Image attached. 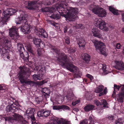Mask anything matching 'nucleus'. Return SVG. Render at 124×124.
Segmentation results:
<instances>
[{"instance_id":"f257e3e1","label":"nucleus","mask_w":124,"mask_h":124,"mask_svg":"<svg viewBox=\"0 0 124 124\" xmlns=\"http://www.w3.org/2000/svg\"><path fill=\"white\" fill-rule=\"evenodd\" d=\"M50 47L54 52L58 55L57 60L61 65L66 67L67 69L70 72L75 73L74 75L75 77L76 78L81 77L82 75L81 72L79 71L77 67L70 62L68 60V56L66 54L63 53H60V50L55 46L50 45Z\"/></svg>"},{"instance_id":"f03ea898","label":"nucleus","mask_w":124,"mask_h":124,"mask_svg":"<svg viewBox=\"0 0 124 124\" xmlns=\"http://www.w3.org/2000/svg\"><path fill=\"white\" fill-rule=\"evenodd\" d=\"M16 22L17 24H22V25L18 28L15 26H13L9 30V35L12 39H14L15 41L17 40V39L19 37V34L17 32L18 29H20L21 31L24 34H27L30 32L31 28V26L28 24L27 20L24 15H21L20 16L16 19Z\"/></svg>"},{"instance_id":"7ed1b4c3","label":"nucleus","mask_w":124,"mask_h":124,"mask_svg":"<svg viewBox=\"0 0 124 124\" xmlns=\"http://www.w3.org/2000/svg\"><path fill=\"white\" fill-rule=\"evenodd\" d=\"M57 9L56 11H57L60 14H58L64 17L67 22L75 21L78 18L77 15L78 13V8H77L68 7L66 4L63 2L59 4ZM56 11L55 10V12Z\"/></svg>"},{"instance_id":"20e7f679","label":"nucleus","mask_w":124,"mask_h":124,"mask_svg":"<svg viewBox=\"0 0 124 124\" xmlns=\"http://www.w3.org/2000/svg\"><path fill=\"white\" fill-rule=\"evenodd\" d=\"M13 114L12 116L8 117L4 116L3 118L6 121H8L12 124H16L19 123L22 119V116L16 113H14Z\"/></svg>"},{"instance_id":"39448f33","label":"nucleus","mask_w":124,"mask_h":124,"mask_svg":"<svg viewBox=\"0 0 124 124\" xmlns=\"http://www.w3.org/2000/svg\"><path fill=\"white\" fill-rule=\"evenodd\" d=\"M41 10L43 12H48L51 14L50 17L53 19L57 20L60 19L61 18V15L56 13L55 12V9L54 8H50L46 7L42 8L41 9Z\"/></svg>"},{"instance_id":"423d86ee","label":"nucleus","mask_w":124,"mask_h":124,"mask_svg":"<svg viewBox=\"0 0 124 124\" xmlns=\"http://www.w3.org/2000/svg\"><path fill=\"white\" fill-rule=\"evenodd\" d=\"M26 71H25L23 68L20 70L19 73V75L18 76V78L21 83L22 84L25 83L29 85H31V84H34L35 83L33 81L25 80V75H26Z\"/></svg>"},{"instance_id":"0eeeda50","label":"nucleus","mask_w":124,"mask_h":124,"mask_svg":"<svg viewBox=\"0 0 124 124\" xmlns=\"http://www.w3.org/2000/svg\"><path fill=\"white\" fill-rule=\"evenodd\" d=\"M93 42L94 45L98 51H99L101 53L104 54L105 53L106 49L105 46L102 42L96 40H93Z\"/></svg>"},{"instance_id":"6e6552de","label":"nucleus","mask_w":124,"mask_h":124,"mask_svg":"<svg viewBox=\"0 0 124 124\" xmlns=\"http://www.w3.org/2000/svg\"><path fill=\"white\" fill-rule=\"evenodd\" d=\"M92 11L94 14L97 15L101 17H105L107 15L105 10L102 8L99 7L98 6L93 8Z\"/></svg>"},{"instance_id":"1a4fd4ad","label":"nucleus","mask_w":124,"mask_h":124,"mask_svg":"<svg viewBox=\"0 0 124 124\" xmlns=\"http://www.w3.org/2000/svg\"><path fill=\"white\" fill-rule=\"evenodd\" d=\"M46 124H71L69 121L66 120L61 119L57 122L56 119L52 117L49 122Z\"/></svg>"},{"instance_id":"9d476101","label":"nucleus","mask_w":124,"mask_h":124,"mask_svg":"<svg viewBox=\"0 0 124 124\" xmlns=\"http://www.w3.org/2000/svg\"><path fill=\"white\" fill-rule=\"evenodd\" d=\"M4 43L3 46H2L1 47L0 46L1 49L0 52H2V53L3 55L7 53L8 47L9 48L11 46V42L10 40H7L5 41Z\"/></svg>"},{"instance_id":"9b49d317","label":"nucleus","mask_w":124,"mask_h":124,"mask_svg":"<svg viewBox=\"0 0 124 124\" xmlns=\"http://www.w3.org/2000/svg\"><path fill=\"white\" fill-rule=\"evenodd\" d=\"M35 110L33 108H29L26 111V113L24 115L25 119L31 118L33 121H34L35 118L34 116Z\"/></svg>"},{"instance_id":"f8f14e48","label":"nucleus","mask_w":124,"mask_h":124,"mask_svg":"<svg viewBox=\"0 0 124 124\" xmlns=\"http://www.w3.org/2000/svg\"><path fill=\"white\" fill-rule=\"evenodd\" d=\"M91 31L93 36L99 39H101L102 38L100 31L97 27H93Z\"/></svg>"},{"instance_id":"ddd939ff","label":"nucleus","mask_w":124,"mask_h":124,"mask_svg":"<svg viewBox=\"0 0 124 124\" xmlns=\"http://www.w3.org/2000/svg\"><path fill=\"white\" fill-rule=\"evenodd\" d=\"M81 59L83 60V62L86 64H88L90 61L91 56L87 53H84L82 55Z\"/></svg>"},{"instance_id":"4468645a","label":"nucleus","mask_w":124,"mask_h":124,"mask_svg":"<svg viewBox=\"0 0 124 124\" xmlns=\"http://www.w3.org/2000/svg\"><path fill=\"white\" fill-rule=\"evenodd\" d=\"M37 34L39 37L43 38H46L47 37V34L46 31L42 29H39L37 30Z\"/></svg>"},{"instance_id":"2eb2a0df","label":"nucleus","mask_w":124,"mask_h":124,"mask_svg":"<svg viewBox=\"0 0 124 124\" xmlns=\"http://www.w3.org/2000/svg\"><path fill=\"white\" fill-rule=\"evenodd\" d=\"M75 97L73 92L71 91L70 92H68L67 94L63 97V100H68V101H71Z\"/></svg>"},{"instance_id":"dca6fc26","label":"nucleus","mask_w":124,"mask_h":124,"mask_svg":"<svg viewBox=\"0 0 124 124\" xmlns=\"http://www.w3.org/2000/svg\"><path fill=\"white\" fill-rule=\"evenodd\" d=\"M37 1H32L28 3L27 8L28 9L31 10H33L36 9L35 5L37 4Z\"/></svg>"},{"instance_id":"f3484780","label":"nucleus","mask_w":124,"mask_h":124,"mask_svg":"<svg viewBox=\"0 0 124 124\" xmlns=\"http://www.w3.org/2000/svg\"><path fill=\"white\" fill-rule=\"evenodd\" d=\"M77 43L80 49H85L86 42L84 39L83 38L80 39L79 40L77 41Z\"/></svg>"},{"instance_id":"a211bd4d","label":"nucleus","mask_w":124,"mask_h":124,"mask_svg":"<svg viewBox=\"0 0 124 124\" xmlns=\"http://www.w3.org/2000/svg\"><path fill=\"white\" fill-rule=\"evenodd\" d=\"M53 108L54 109L59 110L61 109H62L63 110L69 109V107L68 106L64 105H62L61 106H55L53 107Z\"/></svg>"},{"instance_id":"6ab92c4d","label":"nucleus","mask_w":124,"mask_h":124,"mask_svg":"<svg viewBox=\"0 0 124 124\" xmlns=\"http://www.w3.org/2000/svg\"><path fill=\"white\" fill-rule=\"evenodd\" d=\"M106 25V23L104 21H101V23L99 25L98 27L100 29L102 30L103 31H108V29Z\"/></svg>"},{"instance_id":"aec40b11","label":"nucleus","mask_w":124,"mask_h":124,"mask_svg":"<svg viewBox=\"0 0 124 124\" xmlns=\"http://www.w3.org/2000/svg\"><path fill=\"white\" fill-rule=\"evenodd\" d=\"M117 85L116 84H114V91L113 93L112 94V97L113 98H114L115 96L116 95V92L117 91H119L120 88L121 87L123 86L122 85Z\"/></svg>"},{"instance_id":"412c9836","label":"nucleus","mask_w":124,"mask_h":124,"mask_svg":"<svg viewBox=\"0 0 124 124\" xmlns=\"http://www.w3.org/2000/svg\"><path fill=\"white\" fill-rule=\"evenodd\" d=\"M101 103L99 101H95L94 103L96 104L97 106H101V107H104L108 108V104L106 101H101Z\"/></svg>"},{"instance_id":"4be33fe9","label":"nucleus","mask_w":124,"mask_h":124,"mask_svg":"<svg viewBox=\"0 0 124 124\" xmlns=\"http://www.w3.org/2000/svg\"><path fill=\"white\" fill-rule=\"evenodd\" d=\"M94 108V106L90 104H87L84 108V110L86 112H88L93 110Z\"/></svg>"},{"instance_id":"5701e85b","label":"nucleus","mask_w":124,"mask_h":124,"mask_svg":"<svg viewBox=\"0 0 124 124\" xmlns=\"http://www.w3.org/2000/svg\"><path fill=\"white\" fill-rule=\"evenodd\" d=\"M33 42L34 44L36 45L37 47H40V44L41 42V40L40 39H38L37 38L33 39Z\"/></svg>"},{"instance_id":"b1692460","label":"nucleus","mask_w":124,"mask_h":124,"mask_svg":"<svg viewBox=\"0 0 124 124\" xmlns=\"http://www.w3.org/2000/svg\"><path fill=\"white\" fill-rule=\"evenodd\" d=\"M104 86L102 85L98 86L95 90V92L97 93H100L103 90Z\"/></svg>"},{"instance_id":"393cba45","label":"nucleus","mask_w":124,"mask_h":124,"mask_svg":"<svg viewBox=\"0 0 124 124\" xmlns=\"http://www.w3.org/2000/svg\"><path fill=\"white\" fill-rule=\"evenodd\" d=\"M49 90L47 89V88H45L42 89V92L44 93V97L45 98L46 101H47L48 100H47V98H49V92L48 93L47 92H48Z\"/></svg>"},{"instance_id":"a878e982","label":"nucleus","mask_w":124,"mask_h":124,"mask_svg":"<svg viewBox=\"0 0 124 124\" xmlns=\"http://www.w3.org/2000/svg\"><path fill=\"white\" fill-rule=\"evenodd\" d=\"M109 9L114 15H117L118 14V10L117 9H115L114 8L111 7H109Z\"/></svg>"},{"instance_id":"bb28decb","label":"nucleus","mask_w":124,"mask_h":124,"mask_svg":"<svg viewBox=\"0 0 124 124\" xmlns=\"http://www.w3.org/2000/svg\"><path fill=\"white\" fill-rule=\"evenodd\" d=\"M42 69V68L41 65L38 66H35V68H33V70L35 72H37L38 71H42L41 69Z\"/></svg>"},{"instance_id":"cd10ccee","label":"nucleus","mask_w":124,"mask_h":124,"mask_svg":"<svg viewBox=\"0 0 124 124\" xmlns=\"http://www.w3.org/2000/svg\"><path fill=\"white\" fill-rule=\"evenodd\" d=\"M106 65L105 64H102V69L103 71V74H107L108 73V71L106 70Z\"/></svg>"},{"instance_id":"c85d7f7f","label":"nucleus","mask_w":124,"mask_h":124,"mask_svg":"<svg viewBox=\"0 0 124 124\" xmlns=\"http://www.w3.org/2000/svg\"><path fill=\"white\" fill-rule=\"evenodd\" d=\"M116 67L119 70H124V64L120 63L117 64Z\"/></svg>"},{"instance_id":"c756f323","label":"nucleus","mask_w":124,"mask_h":124,"mask_svg":"<svg viewBox=\"0 0 124 124\" xmlns=\"http://www.w3.org/2000/svg\"><path fill=\"white\" fill-rule=\"evenodd\" d=\"M17 47L18 50L20 52L24 49V48L23 47V45L21 44H18Z\"/></svg>"},{"instance_id":"7c9ffc66","label":"nucleus","mask_w":124,"mask_h":124,"mask_svg":"<svg viewBox=\"0 0 124 124\" xmlns=\"http://www.w3.org/2000/svg\"><path fill=\"white\" fill-rule=\"evenodd\" d=\"M107 92V88L105 87L104 89L103 92L99 93L98 95L99 96H101L104 95L106 94Z\"/></svg>"},{"instance_id":"2f4dec72","label":"nucleus","mask_w":124,"mask_h":124,"mask_svg":"<svg viewBox=\"0 0 124 124\" xmlns=\"http://www.w3.org/2000/svg\"><path fill=\"white\" fill-rule=\"evenodd\" d=\"M43 116L47 117L49 115L50 112L49 111H44V110H43Z\"/></svg>"},{"instance_id":"473e14b6","label":"nucleus","mask_w":124,"mask_h":124,"mask_svg":"<svg viewBox=\"0 0 124 124\" xmlns=\"http://www.w3.org/2000/svg\"><path fill=\"white\" fill-rule=\"evenodd\" d=\"M75 27L76 28L80 29H83L85 28L84 25L81 24H76Z\"/></svg>"},{"instance_id":"72a5a7b5","label":"nucleus","mask_w":124,"mask_h":124,"mask_svg":"<svg viewBox=\"0 0 124 124\" xmlns=\"http://www.w3.org/2000/svg\"><path fill=\"white\" fill-rule=\"evenodd\" d=\"M86 77L90 79V82H93L94 81L93 77L92 75L89 74H87L86 75Z\"/></svg>"},{"instance_id":"f704fd0d","label":"nucleus","mask_w":124,"mask_h":124,"mask_svg":"<svg viewBox=\"0 0 124 124\" xmlns=\"http://www.w3.org/2000/svg\"><path fill=\"white\" fill-rule=\"evenodd\" d=\"M24 56V60L26 61H29V55L28 53L27 52L25 53Z\"/></svg>"},{"instance_id":"c9c22d12","label":"nucleus","mask_w":124,"mask_h":124,"mask_svg":"<svg viewBox=\"0 0 124 124\" xmlns=\"http://www.w3.org/2000/svg\"><path fill=\"white\" fill-rule=\"evenodd\" d=\"M64 39L65 40V42L67 45H69L70 43V38L68 37H65L64 38Z\"/></svg>"},{"instance_id":"e433bc0d","label":"nucleus","mask_w":124,"mask_h":124,"mask_svg":"<svg viewBox=\"0 0 124 124\" xmlns=\"http://www.w3.org/2000/svg\"><path fill=\"white\" fill-rule=\"evenodd\" d=\"M4 5L6 6L9 7L11 5V3L10 1L6 0L4 2Z\"/></svg>"},{"instance_id":"4c0bfd02","label":"nucleus","mask_w":124,"mask_h":124,"mask_svg":"<svg viewBox=\"0 0 124 124\" xmlns=\"http://www.w3.org/2000/svg\"><path fill=\"white\" fill-rule=\"evenodd\" d=\"M102 21V19H98V20L95 23L96 24L95 26L98 27L99 25L101 23V21Z\"/></svg>"},{"instance_id":"58836bf2","label":"nucleus","mask_w":124,"mask_h":124,"mask_svg":"<svg viewBox=\"0 0 124 124\" xmlns=\"http://www.w3.org/2000/svg\"><path fill=\"white\" fill-rule=\"evenodd\" d=\"M33 78L34 80H40V77L39 76L37 75H33Z\"/></svg>"},{"instance_id":"ea45409f","label":"nucleus","mask_w":124,"mask_h":124,"mask_svg":"<svg viewBox=\"0 0 124 124\" xmlns=\"http://www.w3.org/2000/svg\"><path fill=\"white\" fill-rule=\"evenodd\" d=\"M6 110L8 112H13L14 111V110L12 109V108L10 106H8L7 107Z\"/></svg>"},{"instance_id":"a19ab883","label":"nucleus","mask_w":124,"mask_h":124,"mask_svg":"<svg viewBox=\"0 0 124 124\" xmlns=\"http://www.w3.org/2000/svg\"><path fill=\"white\" fill-rule=\"evenodd\" d=\"M26 62H27V63H26V65H28L29 67H31L32 68V65L33 64V62H29L28 61H25Z\"/></svg>"},{"instance_id":"79ce46f5","label":"nucleus","mask_w":124,"mask_h":124,"mask_svg":"<svg viewBox=\"0 0 124 124\" xmlns=\"http://www.w3.org/2000/svg\"><path fill=\"white\" fill-rule=\"evenodd\" d=\"M27 49L28 52L31 53L32 52V50H31V47L30 45H28L27 46Z\"/></svg>"},{"instance_id":"37998d69","label":"nucleus","mask_w":124,"mask_h":124,"mask_svg":"<svg viewBox=\"0 0 124 124\" xmlns=\"http://www.w3.org/2000/svg\"><path fill=\"white\" fill-rule=\"evenodd\" d=\"M26 121L23 118V117L22 119L19 122V123L21 124H26Z\"/></svg>"},{"instance_id":"c03bdc74","label":"nucleus","mask_w":124,"mask_h":124,"mask_svg":"<svg viewBox=\"0 0 124 124\" xmlns=\"http://www.w3.org/2000/svg\"><path fill=\"white\" fill-rule=\"evenodd\" d=\"M43 111L42 110L41 111H39L37 113L38 116L39 117L43 116Z\"/></svg>"},{"instance_id":"a18cd8bd","label":"nucleus","mask_w":124,"mask_h":124,"mask_svg":"<svg viewBox=\"0 0 124 124\" xmlns=\"http://www.w3.org/2000/svg\"><path fill=\"white\" fill-rule=\"evenodd\" d=\"M116 124H122V119L121 118H119L116 122Z\"/></svg>"},{"instance_id":"49530a36","label":"nucleus","mask_w":124,"mask_h":124,"mask_svg":"<svg viewBox=\"0 0 124 124\" xmlns=\"http://www.w3.org/2000/svg\"><path fill=\"white\" fill-rule=\"evenodd\" d=\"M55 2V0H49V2L47 3V5H50L51 4Z\"/></svg>"},{"instance_id":"de8ad7c7","label":"nucleus","mask_w":124,"mask_h":124,"mask_svg":"<svg viewBox=\"0 0 124 124\" xmlns=\"http://www.w3.org/2000/svg\"><path fill=\"white\" fill-rule=\"evenodd\" d=\"M47 22L49 24H51V25H53L54 26L55 25V24L54 23L53 21L50 20H48L47 21Z\"/></svg>"},{"instance_id":"09e8293b","label":"nucleus","mask_w":124,"mask_h":124,"mask_svg":"<svg viewBox=\"0 0 124 124\" xmlns=\"http://www.w3.org/2000/svg\"><path fill=\"white\" fill-rule=\"evenodd\" d=\"M87 119H85L83 120L80 123V124H87Z\"/></svg>"},{"instance_id":"8fccbe9b","label":"nucleus","mask_w":124,"mask_h":124,"mask_svg":"<svg viewBox=\"0 0 124 124\" xmlns=\"http://www.w3.org/2000/svg\"><path fill=\"white\" fill-rule=\"evenodd\" d=\"M89 120L90 121L89 124H93V118L91 116H89Z\"/></svg>"},{"instance_id":"3c124183","label":"nucleus","mask_w":124,"mask_h":124,"mask_svg":"<svg viewBox=\"0 0 124 124\" xmlns=\"http://www.w3.org/2000/svg\"><path fill=\"white\" fill-rule=\"evenodd\" d=\"M9 104L10 105H11L14 107H16L17 106H18L17 104H16L14 103L13 101H12V102L11 103V104Z\"/></svg>"},{"instance_id":"603ef678","label":"nucleus","mask_w":124,"mask_h":124,"mask_svg":"<svg viewBox=\"0 0 124 124\" xmlns=\"http://www.w3.org/2000/svg\"><path fill=\"white\" fill-rule=\"evenodd\" d=\"M116 46L117 48L119 49L120 48L121 45L119 43H118L116 44Z\"/></svg>"},{"instance_id":"864d4df0","label":"nucleus","mask_w":124,"mask_h":124,"mask_svg":"<svg viewBox=\"0 0 124 124\" xmlns=\"http://www.w3.org/2000/svg\"><path fill=\"white\" fill-rule=\"evenodd\" d=\"M80 101H73L72 102V104L73 106H75L77 104L79 103Z\"/></svg>"},{"instance_id":"5fc2aeb1","label":"nucleus","mask_w":124,"mask_h":124,"mask_svg":"<svg viewBox=\"0 0 124 124\" xmlns=\"http://www.w3.org/2000/svg\"><path fill=\"white\" fill-rule=\"evenodd\" d=\"M70 52L72 53H75L76 51V50L74 48H70Z\"/></svg>"},{"instance_id":"6e6d98bb","label":"nucleus","mask_w":124,"mask_h":124,"mask_svg":"<svg viewBox=\"0 0 124 124\" xmlns=\"http://www.w3.org/2000/svg\"><path fill=\"white\" fill-rule=\"evenodd\" d=\"M68 29V28L67 26H65L64 27V33H66L67 31V30Z\"/></svg>"},{"instance_id":"4d7b16f0","label":"nucleus","mask_w":124,"mask_h":124,"mask_svg":"<svg viewBox=\"0 0 124 124\" xmlns=\"http://www.w3.org/2000/svg\"><path fill=\"white\" fill-rule=\"evenodd\" d=\"M20 56L24 60V54H23V52H20Z\"/></svg>"},{"instance_id":"13d9d810","label":"nucleus","mask_w":124,"mask_h":124,"mask_svg":"<svg viewBox=\"0 0 124 124\" xmlns=\"http://www.w3.org/2000/svg\"><path fill=\"white\" fill-rule=\"evenodd\" d=\"M108 118V119L110 120H112L113 119V117L112 116H109Z\"/></svg>"},{"instance_id":"bf43d9fd","label":"nucleus","mask_w":124,"mask_h":124,"mask_svg":"<svg viewBox=\"0 0 124 124\" xmlns=\"http://www.w3.org/2000/svg\"><path fill=\"white\" fill-rule=\"evenodd\" d=\"M37 54L39 56H41L42 54L41 51L37 52Z\"/></svg>"},{"instance_id":"052dcab7","label":"nucleus","mask_w":124,"mask_h":124,"mask_svg":"<svg viewBox=\"0 0 124 124\" xmlns=\"http://www.w3.org/2000/svg\"><path fill=\"white\" fill-rule=\"evenodd\" d=\"M4 89L3 87L0 85V91L2 90H4Z\"/></svg>"},{"instance_id":"680f3d73","label":"nucleus","mask_w":124,"mask_h":124,"mask_svg":"<svg viewBox=\"0 0 124 124\" xmlns=\"http://www.w3.org/2000/svg\"><path fill=\"white\" fill-rule=\"evenodd\" d=\"M122 17L123 21H124V14H122Z\"/></svg>"},{"instance_id":"e2e57ef3","label":"nucleus","mask_w":124,"mask_h":124,"mask_svg":"<svg viewBox=\"0 0 124 124\" xmlns=\"http://www.w3.org/2000/svg\"><path fill=\"white\" fill-rule=\"evenodd\" d=\"M41 49L39 48H38L37 50V52H41Z\"/></svg>"},{"instance_id":"0e129e2a","label":"nucleus","mask_w":124,"mask_h":124,"mask_svg":"<svg viewBox=\"0 0 124 124\" xmlns=\"http://www.w3.org/2000/svg\"><path fill=\"white\" fill-rule=\"evenodd\" d=\"M47 83V82L45 81L44 80H43L41 81V84H43L44 83Z\"/></svg>"},{"instance_id":"69168bd1","label":"nucleus","mask_w":124,"mask_h":124,"mask_svg":"<svg viewBox=\"0 0 124 124\" xmlns=\"http://www.w3.org/2000/svg\"><path fill=\"white\" fill-rule=\"evenodd\" d=\"M74 110L75 111L77 112L79 110L78 108H74Z\"/></svg>"},{"instance_id":"338daca9","label":"nucleus","mask_w":124,"mask_h":124,"mask_svg":"<svg viewBox=\"0 0 124 124\" xmlns=\"http://www.w3.org/2000/svg\"><path fill=\"white\" fill-rule=\"evenodd\" d=\"M28 35V36H27V38L28 39H30L31 38V36H28V35Z\"/></svg>"},{"instance_id":"774afa93","label":"nucleus","mask_w":124,"mask_h":124,"mask_svg":"<svg viewBox=\"0 0 124 124\" xmlns=\"http://www.w3.org/2000/svg\"><path fill=\"white\" fill-rule=\"evenodd\" d=\"M122 31L123 33H124V27L122 29Z\"/></svg>"}]
</instances>
